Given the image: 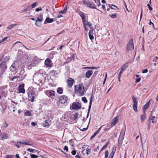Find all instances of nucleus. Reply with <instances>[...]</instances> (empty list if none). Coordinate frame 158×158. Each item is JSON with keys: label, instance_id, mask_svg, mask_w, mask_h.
I'll return each instance as SVG.
<instances>
[{"label": "nucleus", "instance_id": "obj_1", "mask_svg": "<svg viewBox=\"0 0 158 158\" xmlns=\"http://www.w3.org/2000/svg\"><path fill=\"white\" fill-rule=\"evenodd\" d=\"M29 100L33 102L34 101L35 98L37 96L38 92L34 88H29L27 90Z\"/></svg>", "mask_w": 158, "mask_h": 158}, {"label": "nucleus", "instance_id": "obj_2", "mask_svg": "<svg viewBox=\"0 0 158 158\" xmlns=\"http://www.w3.org/2000/svg\"><path fill=\"white\" fill-rule=\"evenodd\" d=\"M84 91V86L82 84L78 85L75 86V93L80 96H81L83 95Z\"/></svg>", "mask_w": 158, "mask_h": 158}, {"label": "nucleus", "instance_id": "obj_3", "mask_svg": "<svg viewBox=\"0 0 158 158\" xmlns=\"http://www.w3.org/2000/svg\"><path fill=\"white\" fill-rule=\"evenodd\" d=\"M126 130V127L125 126L122 128L120 135L119 137L118 142V145L120 146L122 145L123 141L124 139L125 134Z\"/></svg>", "mask_w": 158, "mask_h": 158}, {"label": "nucleus", "instance_id": "obj_4", "mask_svg": "<svg viewBox=\"0 0 158 158\" xmlns=\"http://www.w3.org/2000/svg\"><path fill=\"white\" fill-rule=\"evenodd\" d=\"M20 64L18 61H15L12 64L10 67V70L13 72L16 71L17 72L18 70H20Z\"/></svg>", "mask_w": 158, "mask_h": 158}, {"label": "nucleus", "instance_id": "obj_5", "mask_svg": "<svg viewBox=\"0 0 158 158\" xmlns=\"http://www.w3.org/2000/svg\"><path fill=\"white\" fill-rule=\"evenodd\" d=\"M81 108V104L78 102H73L72 105L70 106V109L71 110H77Z\"/></svg>", "mask_w": 158, "mask_h": 158}, {"label": "nucleus", "instance_id": "obj_6", "mask_svg": "<svg viewBox=\"0 0 158 158\" xmlns=\"http://www.w3.org/2000/svg\"><path fill=\"white\" fill-rule=\"evenodd\" d=\"M82 21L83 22V25L84 26V28L85 30L87 31V27H90L92 26V24L90 22H88L86 20L85 18H84L82 19Z\"/></svg>", "mask_w": 158, "mask_h": 158}, {"label": "nucleus", "instance_id": "obj_7", "mask_svg": "<svg viewBox=\"0 0 158 158\" xmlns=\"http://www.w3.org/2000/svg\"><path fill=\"white\" fill-rule=\"evenodd\" d=\"M133 40L131 39L127 44V49L128 50H131L134 48Z\"/></svg>", "mask_w": 158, "mask_h": 158}, {"label": "nucleus", "instance_id": "obj_8", "mask_svg": "<svg viewBox=\"0 0 158 158\" xmlns=\"http://www.w3.org/2000/svg\"><path fill=\"white\" fill-rule=\"evenodd\" d=\"M68 100V97L65 96L63 95L61 96L60 98V102L62 104H65L67 102Z\"/></svg>", "mask_w": 158, "mask_h": 158}, {"label": "nucleus", "instance_id": "obj_9", "mask_svg": "<svg viewBox=\"0 0 158 158\" xmlns=\"http://www.w3.org/2000/svg\"><path fill=\"white\" fill-rule=\"evenodd\" d=\"M55 93V92L52 90H48L45 92L46 94L49 97L54 96Z\"/></svg>", "mask_w": 158, "mask_h": 158}, {"label": "nucleus", "instance_id": "obj_10", "mask_svg": "<svg viewBox=\"0 0 158 158\" xmlns=\"http://www.w3.org/2000/svg\"><path fill=\"white\" fill-rule=\"evenodd\" d=\"M90 28V31L89 32V39L91 40H92L94 39V37L93 36V27L92 26L89 27Z\"/></svg>", "mask_w": 158, "mask_h": 158}, {"label": "nucleus", "instance_id": "obj_11", "mask_svg": "<svg viewBox=\"0 0 158 158\" xmlns=\"http://www.w3.org/2000/svg\"><path fill=\"white\" fill-rule=\"evenodd\" d=\"M18 143L19 144H24L27 145H32L33 144V143L32 142H30L28 140H23L22 141L18 142Z\"/></svg>", "mask_w": 158, "mask_h": 158}, {"label": "nucleus", "instance_id": "obj_12", "mask_svg": "<svg viewBox=\"0 0 158 158\" xmlns=\"http://www.w3.org/2000/svg\"><path fill=\"white\" fill-rule=\"evenodd\" d=\"M118 117L116 116L112 119L111 122V125L110 127L112 128L114 127L116 123L118 122Z\"/></svg>", "mask_w": 158, "mask_h": 158}, {"label": "nucleus", "instance_id": "obj_13", "mask_svg": "<svg viewBox=\"0 0 158 158\" xmlns=\"http://www.w3.org/2000/svg\"><path fill=\"white\" fill-rule=\"evenodd\" d=\"M24 85L23 84L19 85L18 89L19 93L24 94L25 93Z\"/></svg>", "mask_w": 158, "mask_h": 158}, {"label": "nucleus", "instance_id": "obj_14", "mask_svg": "<svg viewBox=\"0 0 158 158\" xmlns=\"http://www.w3.org/2000/svg\"><path fill=\"white\" fill-rule=\"evenodd\" d=\"M45 64L47 67H51L52 65L51 60L49 58H47L45 60Z\"/></svg>", "mask_w": 158, "mask_h": 158}, {"label": "nucleus", "instance_id": "obj_15", "mask_svg": "<svg viewBox=\"0 0 158 158\" xmlns=\"http://www.w3.org/2000/svg\"><path fill=\"white\" fill-rule=\"evenodd\" d=\"M0 68L1 69L2 71H4L7 69V66L5 62L2 61L0 63Z\"/></svg>", "mask_w": 158, "mask_h": 158}, {"label": "nucleus", "instance_id": "obj_16", "mask_svg": "<svg viewBox=\"0 0 158 158\" xmlns=\"http://www.w3.org/2000/svg\"><path fill=\"white\" fill-rule=\"evenodd\" d=\"M74 82V81L73 79L69 78L67 81L68 86L70 88L71 87L73 86Z\"/></svg>", "mask_w": 158, "mask_h": 158}, {"label": "nucleus", "instance_id": "obj_17", "mask_svg": "<svg viewBox=\"0 0 158 158\" xmlns=\"http://www.w3.org/2000/svg\"><path fill=\"white\" fill-rule=\"evenodd\" d=\"M150 102L151 100H149L143 106V113H145L146 110L149 107L150 104L151 103Z\"/></svg>", "mask_w": 158, "mask_h": 158}, {"label": "nucleus", "instance_id": "obj_18", "mask_svg": "<svg viewBox=\"0 0 158 158\" xmlns=\"http://www.w3.org/2000/svg\"><path fill=\"white\" fill-rule=\"evenodd\" d=\"M93 73V71L91 70L87 71L85 73V77L88 78H89Z\"/></svg>", "mask_w": 158, "mask_h": 158}, {"label": "nucleus", "instance_id": "obj_19", "mask_svg": "<svg viewBox=\"0 0 158 158\" xmlns=\"http://www.w3.org/2000/svg\"><path fill=\"white\" fill-rule=\"evenodd\" d=\"M9 138L8 135L6 133H3L0 135V140L6 139Z\"/></svg>", "mask_w": 158, "mask_h": 158}, {"label": "nucleus", "instance_id": "obj_20", "mask_svg": "<svg viewBox=\"0 0 158 158\" xmlns=\"http://www.w3.org/2000/svg\"><path fill=\"white\" fill-rule=\"evenodd\" d=\"M92 96L91 97V99H90V102H89L88 112L87 114V118L88 117V116L89 114V112L90 110V109H91V106L92 103Z\"/></svg>", "mask_w": 158, "mask_h": 158}, {"label": "nucleus", "instance_id": "obj_21", "mask_svg": "<svg viewBox=\"0 0 158 158\" xmlns=\"http://www.w3.org/2000/svg\"><path fill=\"white\" fill-rule=\"evenodd\" d=\"M102 126H101L97 131L95 132L94 133V134L91 137L90 139H93L100 131L101 129Z\"/></svg>", "mask_w": 158, "mask_h": 158}, {"label": "nucleus", "instance_id": "obj_22", "mask_svg": "<svg viewBox=\"0 0 158 158\" xmlns=\"http://www.w3.org/2000/svg\"><path fill=\"white\" fill-rule=\"evenodd\" d=\"M53 21V19H50L49 18H47L45 21L44 22V24H46L47 23H52Z\"/></svg>", "mask_w": 158, "mask_h": 158}, {"label": "nucleus", "instance_id": "obj_23", "mask_svg": "<svg viewBox=\"0 0 158 158\" xmlns=\"http://www.w3.org/2000/svg\"><path fill=\"white\" fill-rule=\"evenodd\" d=\"M43 15L41 14H40V15L38 16V17L36 20V21H39L40 22H41L43 21Z\"/></svg>", "mask_w": 158, "mask_h": 158}, {"label": "nucleus", "instance_id": "obj_24", "mask_svg": "<svg viewBox=\"0 0 158 158\" xmlns=\"http://www.w3.org/2000/svg\"><path fill=\"white\" fill-rule=\"evenodd\" d=\"M140 118L141 122H143L146 118L145 113H144L141 116Z\"/></svg>", "mask_w": 158, "mask_h": 158}, {"label": "nucleus", "instance_id": "obj_25", "mask_svg": "<svg viewBox=\"0 0 158 158\" xmlns=\"http://www.w3.org/2000/svg\"><path fill=\"white\" fill-rule=\"evenodd\" d=\"M83 4L86 6L88 7L90 5V3L87 1L86 0H83L82 1Z\"/></svg>", "mask_w": 158, "mask_h": 158}, {"label": "nucleus", "instance_id": "obj_26", "mask_svg": "<svg viewBox=\"0 0 158 158\" xmlns=\"http://www.w3.org/2000/svg\"><path fill=\"white\" fill-rule=\"evenodd\" d=\"M17 25V24H11L8 26L7 27V28L8 29V30H10L13 28L14 27Z\"/></svg>", "mask_w": 158, "mask_h": 158}, {"label": "nucleus", "instance_id": "obj_27", "mask_svg": "<svg viewBox=\"0 0 158 158\" xmlns=\"http://www.w3.org/2000/svg\"><path fill=\"white\" fill-rule=\"evenodd\" d=\"M109 7H110L111 9H114V10H116L117 9H118V7L114 5H109Z\"/></svg>", "mask_w": 158, "mask_h": 158}, {"label": "nucleus", "instance_id": "obj_28", "mask_svg": "<svg viewBox=\"0 0 158 158\" xmlns=\"http://www.w3.org/2000/svg\"><path fill=\"white\" fill-rule=\"evenodd\" d=\"M134 110L136 112L137 111V103L134 104L133 106Z\"/></svg>", "mask_w": 158, "mask_h": 158}, {"label": "nucleus", "instance_id": "obj_29", "mask_svg": "<svg viewBox=\"0 0 158 158\" xmlns=\"http://www.w3.org/2000/svg\"><path fill=\"white\" fill-rule=\"evenodd\" d=\"M63 90L61 87H59L57 89V92L59 94H62L63 93Z\"/></svg>", "mask_w": 158, "mask_h": 158}, {"label": "nucleus", "instance_id": "obj_30", "mask_svg": "<svg viewBox=\"0 0 158 158\" xmlns=\"http://www.w3.org/2000/svg\"><path fill=\"white\" fill-rule=\"evenodd\" d=\"M128 67V65L126 63L123 65L120 68L124 70Z\"/></svg>", "mask_w": 158, "mask_h": 158}, {"label": "nucleus", "instance_id": "obj_31", "mask_svg": "<svg viewBox=\"0 0 158 158\" xmlns=\"http://www.w3.org/2000/svg\"><path fill=\"white\" fill-rule=\"evenodd\" d=\"M25 115L26 116H30L32 115V114L30 111L28 110L25 113Z\"/></svg>", "mask_w": 158, "mask_h": 158}, {"label": "nucleus", "instance_id": "obj_32", "mask_svg": "<svg viewBox=\"0 0 158 158\" xmlns=\"http://www.w3.org/2000/svg\"><path fill=\"white\" fill-rule=\"evenodd\" d=\"M86 155H88L89 154L91 153V150L90 149L88 148H86Z\"/></svg>", "mask_w": 158, "mask_h": 158}, {"label": "nucleus", "instance_id": "obj_33", "mask_svg": "<svg viewBox=\"0 0 158 158\" xmlns=\"http://www.w3.org/2000/svg\"><path fill=\"white\" fill-rule=\"evenodd\" d=\"M156 118V117L155 116H152L151 117H150V118H149L148 120L149 121H152V123H153L154 121L153 120L155 119Z\"/></svg>", "mask_w": 158, "mask_h": 158}, {"label": "nucleus", "instance_id": "obj_34", "mask_svg": "<svg viewBox=\"0 0 158 158\" xmlns=\"http://www.w3.org/2000/svg\"><path fill=\"white\" fill-rule=\"evenodd\" d=\"M94 1L98 6H100L101 3L99 0H94Z\"/></svg>", "mask_w": 158, "mask_h": 158}, {"label": "nucleus", "instance_id": "obj_35", "mask_svg": "<svg viewBox=\"0 0 158 158\" xmlns=\"http://www.w3.org/2000/svg\"><path fill=\"white\" fill-rule=\"evenodd\" d=\"M132 99L133 101V104L137 103V101L135 98V97L134 96H132Z\"/></svg>", "mask_w": 158, "mask_h": 158}, {"label": "nucleus", "instance_id": "obj_36", "mask_svg": "<svg viewBox=\"0 0 158 158\" xmlns=\"http://www.w3.org/2000/svg\"><path fill=\"white\" fill-rule=\"evenodd\" d=\"M109 16L111 18H115L117 17V14H112V15H109Z\"/></svg>", "mask_w": 158, "mask_h": 158}, {"label": "nucleus", "instance_id": "obj_37", "mask_svg": "<svg viewBox=\"0 0 158 158\" xmlns=\"http://www.w3.org/2000/svg\"><path fill=\"white\" fill-rule=\"evenodd\" d=\"M79 15L82 19L85 17V14L82 12H80L79 13Z\"/></svg>", "mask_w": 158, "mask_h": 158}, {"label": "nucleus", "instance_id": "obj_38", "mask_svg": "<svg viewBox=\"0 0 158 158\" xmlns=\"http://www.w3.org/2000/svg\"><path fill=\"white\" fill-rule=\"evenodd\" d=\"M88 7L90 8L94 9V8H95V5L94 4H91L90 3V5Z\"/></svg>", "mask_w": 158, "mask_h": 158}, {"label": "nucleus", "instance_id": "obj_39", "mask_svg": "<svg viewBox=\"0 0 158 158\" xmlns=\"http://www.w3.org/2000/svg\"><path fill=\"white\" fill-rule=\"evenodd\" d=\"M20 75L19 74V76H14L11 78V81H13L14 79L19 78L20 77Z\"/></svg>", "mask_w": 158, "mask_h": 158}, {"label": "nucleus", "instance_id": "obj_40", "mask_svg": "<svg viewBox=\"0 0 158 158\" xmlns=\"http://www.w3.org/2000/svg\"><path fill=\"white\" fill-rule=\"evenodd\" d=\"M8 38L7 37H6L3 38L2 40H0V44L4 42L5 40H6Z\"/></svg>", "mask_w": 158, "mask_h": 158}, {"label": "nucleus", "instance_id": "obj_41", "mask_svg": "<svg viewBox=\"0 0 158 158\" xmlns=\"http://www.w3.org/2000/svg\"><path fill=\"white\" fill-rule=\"evenodd\" d=\"M38 4V3L37 2H34V3H33V4H32L31 5V7L32 8H34Z\"/></svg>", "mask_w": 158, "mask_h": 158}, {"label": "nucleus", "instance_id": "obj_42", "mask_svg": "<svg viewBox=\"0 0 158 158\" xmlns=\"http://www.w3.org/2000/svg\"><path fill=\"white\" fill-rule=\"evenodd\" d=\"M108 155V150H106L105 153V158H107Z\"/></svg>", "mask_w": 158, "mask_h": 158}, {"label": "nucleus", "instance_id": "obj_43", "mask_svg": "<svg viewBox=\"0 0 158 158\" xmlns=\"http://www.w3.org/2000/svg\"><path fill=\"white\" fill-rule=\"evenodd\" d=\"M31 158H37L39 157L38 156L33 154H31Z\"/></svg>", "mask_w": 158, "mask_h": 158}, {"label": "nucleus", "instance_id": "obj_44", "mask_svg": "<svg viewBox=\"0 0 158 158\" xmlns=\"http://www.w3.org/2000/svg\"><path fill=\"white\" fill-rule=\"evenodd\" d=\"M116 147H114L112 148V150L111 152L114 154L116 151Z\"/></svg>", "mask_w": 158, "mask_h": 158}, {"label": "nucleus", "instance_id": "obj_45", "mask_svg": "<svg viewBox=\"0 0 158 158\" xmlns=\"http://www.w3.org/2000/svg\"><path fill=\"white\" fill-rule=\"evenodd\" d=\"M38 21H37L36 20V22L35 23V25L37 26L40 27L41 26V23H38Z\"/></svg>", "mask_w": 158, "mask_h": 158}, {"label": "nucleus", "instance_id": "obj_46", "mask_svg": "<svg viewBox=\"0 0 158 158\" xmlns=\"http://www.w3.org/2000/svg\"><path fill=\"white\" fill-rule=\"evenodd\" d=\"M82 100L84 102L86 103L87 102V100L86 98L85 97H83L82 98Z\"/></svg>", "mask_w": 158, "mask_h": 158}, {"label": "nucleus", "instance_id": "obj_47", "mask_svg": "<svg viewBox=\"0 0 158 158\" xmlns=\"http://www.w3.org/2000/svg\"><path fill=\"white\" fill-rule=\"evenodd\" d=\"M6 158H14V156L12 155H8L6 156Z\"/></svg>", "mask_w": 158, "mask_h": 158}, {"label": "nucleus", "instance_id": "obj_48", "mask_svg": "<svg viewBox=\"0 0 158 158\" xmlns=\"http://www.w3.org/2000/svg\"><path fill=\"white\" fill-rule=\"evenodd\" d=\"M18 43L22 44V43L21 42H19V41H17V42H16L15 43H14L13 44V45H12V47H15V45L16 44H18Z\"/></svg>", "mask_w": 158, "mask_h": 158}, {"label": "nucleus", "instance_id": "obj_49", "mask_svg": "<svg viewBox=\"0 0 158 158\" xmlns=\"http://www.w3.org/2000/svg\"><path fill=\"white\" fill-rule=\"evenodd\" d=\"M27 150L29 152H33L34 150V149H33L32 148H28L27 149Z\"/></svg>", "mask_w": 158, "mask_h": 158}, {"label": "nucleus", "instance_id": "obj_50", "mask_svg": "<svg viewBox=\"0 0 158 158\" xmlns=\"http://www.w3.org/2000/svg\"><path fill=\"white\" fill-rule=\"evenodd\" d=\"M147 6L148 7L149 10L150 11H152V8L150 6L149 4H147Z\"/></svg>", "mask_w": 158, "mask_h": 158}, {"label": "nucleus", "instance_id": "obj_51", "mask_svg": "<svg viewBox=\"0 0 158 158\" xmlns=\"http://www.w3.org/2000/svg\"><path fill=\"white\" fill-rule=\"evenodd\" d=\"M119 70H120V72L119 73V75H121V74L123 73V71H124V70H123V69H122L121 68H120Z\"/></svg>", "mask_w": 158, "mask_h": 158}, {"label": "nucleus", "instance_id": "obj_52", "mask_svg": "<svg viewBox=\"0 0 158 158\" xmlns=\"http://www.w3.org/2000/svg\"><path fill=\"white\" fill-rule=\"evenodd\" d=\"M119 70H120V72L119 73V75H121V74L123 73V71H124V70H123V69H122L121 68H120Z\"/></svg>", "mask_w": 158, "mask_h": 158}, {"label": "nucleus", "instance_id": "obj_53", "mask_svg": "<svg viewBox=\"0 0 158 158\" xmlns=\"http://www.w3.org/2000/svg\"><path fill=\"white\" fill-rule=\"evenodd\" d=\"M99 146H98L97 147V148H95L94 149V152H97V151H98L99 149Z\"/></svg>", "mask_w": 158, "mask_h": 158}, {"label": "nucleus", "instance_id": "obj_54", "mask_svg": "<svg viewBox=\"0 0 158 158\" xmlns=\"http://www.w3.org/2000/svg\"><path fill=\"white\" fill-rule=\"evenodd\" d=\"M76 153V150H73L71 152V153L73 155H75Z\"/></svg>", "mask_w": 158, "mask_h": 158}, {"label": "nucleus", "instance_id": "obj_55", "mask_svg": "<svg viewBox=\"0 0 158 158\" xmlns=\"http://www.w3.org/2000/svg\"><path fill=\"white\" fill-rule=\"evenodd\" d=\"M141 79V78L140 77H139L136 80L135 82L137 83L139 82Z\"/></svg>", "mask_w": 158, "mask_h": 158}, {"label": "nucleus", "instance_id": "obj_56", "mask_svg": "<svg viewBox=\"0 0 158 158\" xmlns=\"http://www.w3.org/2000/svg\"><path fill=\"white\" fill-rule=\"evenodd\" d=\"M48 125V123H47L46 120L45 121V123L44 124V127H46Z\"/></svg>", "mask_w": 158, "mask_h": 158}, {"label": "nucleus", "instance_id": "obj_57", "mask_svg": "<svg viewBox=\"0 0 158 158\" xmlns=\"http://www.w3.org/2000/svg\"><path fill=\"white\" fill-rule=\"evenodd\" d=\"M148 72V70L147 69H144L142 71V73H147Z\"/></svg>", "mask_w": 158, "mask_h": 158}, {"label": "nucleus", "instance_id": "obj_58", "mask_svg": "<svg viewBox=\"0 0 158 158\" xmlns=\"http://www.w3.org/2000/svg\"><path fill=\"white\" fill-rule=\"evenodd\" d=\"M42 10V8L40 7V8H37L36 9H35V11H37V12H38L39 11H40Z\"/></svg>", "mask_w": 158, "mask_h": 158}, {"label": "nucleus", "instance_id": "obj_59", "mask_svg": "<svg viewBox=\"0 0 158 158\" xmlns=\"http://www.w3.org/2000/svg\"><path fill=\"white\" fill-rule=\"evenodd\" d=\"M64 150L66 151L67 152H68V147L67 146H65L64 147Z\"/></svg>", "mask_w": 158, "mask_h": 158}, {"label": "nucleus", "instance_id": "obj_60", "mask_svg": "<svg viewBox=\"0 0 158 158\" xmlns=\"http://www.w3.org/2000/svg\"><path fill=\"white\" fill-rule=\"evenodd\" d=\"M82 153L84 155H86V152L85 150H84L82 152Z\"/></svg>", "mask_w": 158, "mask_h": 158}, {"label": "nucleus", "instance_id": "obj_61", "mask_svg": "<svg viewBox=\"0 0 158 158\" xmlns=\"http://www.w3.org/2000/svg\"><path fill=\"white\" fill-rule=\"evenodd\" d=\"M124 5H125V7L126 9V10H127V11L128 12H129V10H128V9L127 8V6L126 3L125 2H124Z\"/></svg>", "mask_w": 158, "mask_h": 158}, {"label": "nucleus", "instance_id": "obj_62", "mask_svg": "<svg viewBox=\"0 0 158 158\" xmlns=\"http://www.w3.org/2000/svg\"><path fill=\"white\" fill-rule=\"evenodd\" d=\"M106 147L104 145L103 147L101 148V149L100 150V152H101L103 150V149Z\"/></svg>", "mask_w": 158, "mask_h": 158}, {"label": "nucleus", "instance_id": "obj_63", "mask_svg": "<svg viewBox=\"0 0 158 158\" xmlns=\"http://www.w3.org/2000/svg\"><path fill=\"white\" fill-rule=\"evenodd\" d=\"M63 17V15H57V16H56V18H60Z\"/></svg>", "mask_w": 158, "mask_h": 158}, {"label": "nucleus", "instance_id": "obj_64", "mask_svg": "<svg viewBox=\"0 0 158 158\" xmlns=\"http://www.w3.org/2000/svg\"><path fill=\"white\" fill-rule=\"evenodd\" d=\"M65 13V12H64L63 10H61V11H59V14H64Z\"/></svg>", "mask_w": 158, "mask_h": 158}]
</instances>
